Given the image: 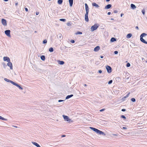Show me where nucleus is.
Returning a JSON list of instances; mask_svg holds the SVG:
<instances>
[{
	"instance_id": "1",
	"label": "nucleus",
	"mask_w": 147,
	"mask_h": 147,
	"mask_svg": "<svg viewBox=\"0 0 147 147\" xmlns=\"http://www.w3.org/2000/svg\"><path fill=\"white\" fill-rule=\"evenodd\" d=\"M90 128L100 135H102L104 136L105 135V134L104 133V132L97 129L91 127H90Z\"/></svg>"
},
{
	"instance_id": "2",
	"label": "nucleus",
	"mask_w": 147,
	"mask_h": 147,
	"mask_svg": "<svg viewBox=\"0 0 147 147\" xmlns=\"http://www.w3.org/2000/svg\"><path fill=\"white\" fill-rule=\"evenodd\" d=\"M62 117L64 119V120L68 123H71L73 122V120L70 119L67 116H66L65 115H63Z\"/></svg>"
},
{
	"instance_id": "3",
	"label": "nucleus",
	"mask_w": 147,
	"mask_h": 147,
	"mask_svg": "<svg viewBox=\"0 0 147 147\" xmlns=\"http://www.w3.org/2000/svg\"><path fill=\"white\" fill-rule=\"evenodd\" d=\"M147 35L146 33H142L140 36V40L141 42L143 43L147 44V42L143 38Z\"/></svg>"
},
{
	"instance_id": "4",
	"label": "nucleus",
	"mask_w": 147,
	"mask_h": 147,
	"mask_svg": "<svg viewBox=\"0 0 147 147\" xmlns=\"http://www.w3.org/2000/svg\"><path fill=\"white\" fill-rule=\"evenodd\" d=\"M3 61H6L8 63L7 64H12V63L10 62V58L8 57L5 56L3 57Z\"/></svg>"
},
{
	"instance_id": "5",
	"label": "nucleus",
	"mask_w": 147,
	"mask_h": 147,
	"mask_svg": "<svg viewBox=\"0 0 147 147\" xmlns=\"http://www.w3.org/2000/svg\"><path fill=\"white\" fill-rule=\"evenodd\" d=\"M99 27V25L98 24H95L93 26H92L90 28V31L93 32L96 30Z\"/></svg>"
},
{
	"instance_id": "6",
	"label": "nucleus",
	"mask_w": 147,
	"mask_h": 147,
	"mask_svg": "<svg viewBox=\"0 0 147 147\" xmlns=\"http://www.w3.org/2000/svg\"><path fill=\"white\" fill-rule=\"evenodd\" d=\"M3 67L6 69H12V65H4Z\"/></svg>"
},
{
	"instance_id": "7",
	"label": "nucleus",
	"mask_w": 147,
	"mask_h": 147,
	"mask_svg": "<svg viewBox=\"0 0 147 147\" xmlns=\"http://www.w3.org/2000/svg\"><path fill=\"white\" fill-rule=\"evenodd\" d=\"M13 85L16 86L17 87H18L20 90H23V88H22L21 86V85H20L19 84H18L16 83H15L14 82L13 83Z\"/></svg>"
},
{
	"instance_id": "8",
	"label": "nucleus",
	"mask_w": 147,
	"mask_h": 147,
	"mask_svg": "<svg viewBox=\"0 0 147 147\" xmlns=\"http://www.w3.org/2000/svg\"><path fill=\"white\" fill-rule=\"evenodd\" d=\"M1 23L4 26H7V21L6 20L2 18L1 20Z\"/></svg>"
},
{
	"instance_id": "9",
	"label": "nucleus",
	"mask_w": 147,
	"mask_h": 147,
	"mask_svg": "<svg viewBox=\"0 0 147 147\" xmlns=\"http://www.w3.org/2000/svg\"><path fill=\"white\" fill-rule=\"evenodd\" d=\"M106 69L108 73H110L112 71V69L111 67L108 65H107L106 66Z\"/></svg>"
},
{
	"instance_id": "10",
	"label": "nucleus",
	"mask_w": 147,
	"mask_h": 147,
	"mask_svg": "<svg viewBox=\"0 0 147 147\" xmlns=\"http://www.w3.org/2000/svg\"><path fill=\"white\" fill-rule=\"evenodd\" d=\"M5 34L8 37H10V30H7L5 31Z\"/></svg>"
},
{
	"instance_id": "11",
	"label": "nucleus",
	"mask_w": 147,
	"mask_h": 147,
	"mask_svg": "<svg viewBox=\"0 0 147 147\" xmlns=\"http://www.w3.org/2000/svg\"><path fill=\"white\" fill-rule=\"evenodd\" d=\"M86 13H88L89 12V9L87 4L85 3V4Z\"/></svg>"
},
{
	"instance_id": "12",
	"label": "nucleus",
	"mask_w": 147,
	"mask_h": 147,
	"mask_svg": "<svg viewBox=\"0 0 147 147\" xmlns=\"http://www.w3.org/2000/svg\"><path fill=\"white\" fill-rule=\"evenodd\" d=\"M88 14V13H86L85 15V20L87 22H88L89 21Z\"/></svg>"
},
{
	"instance_id": "13",
	"label": "nucleus",
	"mask_w": 147,
	"mask_h": 147,
	"mask_svg": "<svg viewBox=\"0 0 147 147\" xmlns=\"http://www.w3.org/2000/svg\"><path fill=\"white\" fill-rule=\"evenodd\" d=\"M4 80L5 81L8 82H10L11 83V84H13V83L14 82H13V81H12L9 79H7V78H5L4 79Z\"/></svg>"
},
{
	"instance_id": "14",
	"label": "nucleus",
	"mask_w": 147,
	"mask_h": 147,
	"mask_svg": "<svg viewBox=\"0 0 147 147\" xmlns=\"http://www.w3.org/2000/svg\"><path fill=\"white\" fill-rule=\"evenodd\" d=\"M130 93V92L128 93L127 95H126L124 97H123L122 98V101H124V100H125V98H127L129 97Z\"/></svg>"
},
{
	"instance_id": "15",
	"label": "nucleus",
	"mask_w": 147,
	"mask_h": 147,
	"mask_svg": "<svg viewBox=\"0 0 147 147\" xmlns=\"http://www.w3.org/2000/svg\"><path fill=\"white\" fill-rule=\"evenodd\" d=\"M100 49V47L98 46H97L95 47L94 49V51L95 52H97Z\"/></svg>"
},
{
	"instance_id": "16",
	"label": "nucleus",
	"mask_w": 147,
	"mask_h": 147,
	"mask_svg": "<svg viewBox=\"0 0 147 147\" xmlns=\"http://www.w3.org/2000/svg\"><path fill=\"white\" fill-rule=\"evenodd\" d=\"M32 143L37 147H41L37 143L34 142H32Z\"/></svg>"
},
{
	"instance_id": "17",
	"label": "nucleus",
	"mask_w": 147,
	"mask_h": 147,
	"mask_svg": "<svg viewBox=\"0 0 147 147\" xmlns=\"http://www.w3.org/2000/svg\"><path fill=\"white\" fill-rule=\"evenodd\" d=\"M111 7V4H108L105 7V9H107L110 8Z\"/></svg>"
},
{
	"instance_id": "18",
	"label": "nucleus",
	"mask_w": 147,
	"mask_h": 147,
	"mask_svg": "<svg viewBox=\"0 0 147 147\" xmlns=\"http://www.w3.org/2000/svg\"><path fill=\"white\" fill-rule=\"evenodd\" d=\"M92 6H95L96 8H98L99 7V6L97 4L95 3H93L92 4Z\"/></svg>"
},
{
	"instance_id": "19",
	"label": "nucleus",
	"mask_w": 147,
	"mask_h": 147,
	"mask_svg": "<svg viewBox=\"0 0 147 147\" xmlns=\"http://www.w3.org/2000/svg\"><path fill=\"white\" fill-rule=\"evenodd\" d=\"M69 1L70 6L71 7H72L73 4V0H69Z\"/></svg>"
},
{
	"instance_id": "20",
	"label": "nucleus",
	"mask_w": 147,
	"mask_h": 147,
	"mask_svg": "<svg viewBox=\"0 0 147 147\" xmlns=\"http://www.w3.org/2000/svg\"><path fill=\"white\" fill-rule=\"evenodd\" d=\"M57 63L59 64H63L64 63V61H60L59 60L57 61Z\"/></svg>"
},
{
	"instance_id": "21",
	"label": "nucleus",
	"mask_w": 147,
	"mask_h": 147,
	"mask_svg": "<svg viewBox=\"0 0 147 147\" xmlns=\"http://www.w3.org/2000/svg\"><path fill=\"white\" fill-rule=\"evenodd\" d=\"M131 9H135L136 8V6L133 4H131Z\"/></svg>"
},
{
	"instance_id": "22",
	"label": "nucleus",
	"mask_w": 147,
	"mask_h": 147,
	"mask_svg": "<svg viewBox=\"0 0 147 147\" xmlns=\"http://www.w3.org/2000/svg\"><path fill=\"white\" fill-rule=\"evenodd\" d=\"M132 36V34L131 33L128 34L126 36V38H130Z\"/></svg>"
},
{
	"instance_id": "23",
	"label": "nucleus",
	"mask_w": 147,
	"mask_h": 147,
	"mask_svg": "<svg viewBox=\"0 0 147 147\" xmlns=\"http://www.w3.org/2000/svg\"><path fill=\"white\" fill-rule=\"evenodd\" d=\"M73 96V94H71L70 95H68V96H67L66 97V98H65V99H69V98Z\"/></svg>"
},
{
	"instance_id": "24",
	"label": "nucleus",
	"mask_w": 147,
	"mask_h": 147,
	"mask_svg": "<svg viewBox=\"0 0 147 147\" xmlns=\"http://www.w3.org/2000/svg\"><path fill=\"white\" fill-rule=\"evenodd\" d=\"M40 59L42 61H45V57L44 55H41L40 56Z\"/></svg>"
},
{
	"instance_id": "25",
	"label": "nucleus",
	"mask_w": 147,
	"mask_h": 147,
	"mask_svg": "<svg viewBox=\"0 0 147 147\" xmlns=\"http://www.w3.org/2000/svg\"><path fill=\"white\" fill-rule=\"evenodd\" d=\"M63 2V0H58L57 3L59 4H61Z\"/></svg>"
},
{
	"instance_id": "26",
	"label": "nucleus",
	"mask_w": 147,
	"mask_h": 147,
	"mask_svg": "<svg viewBox=\"0 0 147 147\" xmlns=\"http://www.w3.org/2000/svg\"><path fill=\"white\" fill-rule=\"evenodd\" d=\"M0 119H1L3 120L6 121L7 120V119H5V118L2 117L1 116H0Z\"/></svg>"
},
{
	"instance_id": "27",
	"label": "nucleus",
	"mask_w": 147,
	"mask_h": 147,
	"mask_svg": "<svg viewBox=\"0 0 147 147\" xmlns=\"http://www.w3.org/2000/svg\"><path fill=\"white\" fill-rule=\"evenodd\" d=\"M49 51L51 52H52L53 51V49L52 47L50 48L49 49Z\"/></svg>"
},
{
	"instance_id": "28",
	"label": "nucleus",
	"mask_w": 147,
	"mask_h": 147,
	"mask_svg": "<svg viewBox=\"0 0 147 147\" xmlns=\"http://www.w3.org/2000/svg\"><path fill=\"white\" fill-rule=\"evenodd\" d=\"M71 24L72 23L70 22H68L67 24V25L68 26H70Z\"/></svg>"
},
{
	"instance_id": "29",
	"label": "nucleus",
	"mask_w": 147,
	"mask_h": 147,
	"mask_svg": "<svg viewBox=\"0 0 147 147\" xmlns=\"http://www.w3.org/2000/svg\"><path fill=\"white\" fill-rule=\"evenodd\" d=\"M116 40V39L115 38H112L111 39V41L112 42L115 41Z\"/></svg>"
},
{
	"instance_id": "30",
	"label": "nucleus",
	"mask_w": 147,
	"mask_h": 147,
	"mask_svg": "<svg viewBox=\"0 0 147 147\" xmlns=\"http://www.w3.org/2000/svg\"><path fill=\"white\" fill-rule=\"evenodd\" d=\"M59 20L61 21L65 22L66 21V20L65 19H61Z\"/></svg>"
},
{
	"instance_id": "31",
	"label": "nucleus",
	"mask_w": 147,
	"mask_h": 147,
	"mask_svg": "<svg viewBox=\"0 0 147 147\" xmlns=\"http://www.w3.org/2000/svg\"><path fill=\"white\" fill-rule=\"evenodd\" d=\"M142 13L144 15L145 14V10L144 9H143L142 11Z\"/></svg>"
},
{
	"instance_id": "32",
	"label": "nucleus",
	"mask_w": 147,
	"mask_h": 147,
	"mask_svg": "<svg viewBox=\"0 0 147 147\" xmlns=\"http://www.w3.org/2000/svg\"><path fill=\"white\" fill-rule=\"evenodd\" d=\"M82 33L80 32H78L76 33V34H82Z\"/></svg>"
},
{
	"instance_id": "33",
	"label": "nucleus",
	"mask_w": 147,
	"mask_h": 147,
	"mask_svg": "<svg viewBox=\"0 0 147 147\" xmlns=\"http://www.w3.org/2000/svg\"><path fill=\"white\" fill-rule=\"evenodd\" d=\"M47 42V40H44L43 41V44L46 43Z\"/></svg>"
},
{
	"instance_id": "34",
	"label": "nucleus",
	"mask_w": 147,
	"mask_h": 147,
	"mask_svg": "<svg viewBox=\"0 0 147 147\" xmlns=\"http://www.w3.org/2000/svg\"><path fill=\"white\" fill-rule=\"evenodd\" d=\"M112 82H113V81L112 80H110L108 82V84H111L112 83Z\"/></svg>"
},
{
	"instance_id": "35",
	"label": "nucleus",
	"mask_w": 147,
	"mask_h": 147,
	"mask_svg": "<svg viewBox=\"0 0 147 147\" xmlns=\"http://www.w3.org/2000/svg\"><path fill=\"white\" fill-rule=\"evenodd\" d=\"M121 128L122 129H127V128L125 127H121Z\"/></svg>"
},
{
	"instance_id": "36",
	"label": "nucleus",
	"mask_w": 147,
	"mask_h": 147,
	"mask_svg": "<svg viewBox=\"0 0 147 147\" xmlns=\"http://www.w3.org/2000/svg\"><path fill=\"white\" fill-rule=\"evenodd\" d=\"M131 101H132V102H134L136 101L135 98H132L131 99Z\"/></svg>"
},
{
	"instance_id": "37",
	"label": "nucleus",
	"mask_w": 147,
	"mask_h": 147,
	"mask_svg": "<svg viewBox=\"0 0 147 147\" xmlns=\"http://www.w3.org/2000/svg\"><path fill=\"white\" fill-rule=\"evenodd\" d=\"M58 37H59V38L60 39L62 38V36L61 34H59Z\"/></svg>"
},
{
	"instance_id": "38",
	"label": "nucleus",
	"mask_w": 147,
	"mask_h": 147,
	"mask_svg": "<svg viewBox=\"0 0 147 147\" xmlns=\"http://www.w3.org/2000/svg\"><path fill=\"white\" fill-rule=\"evenodd\" d=\"M121 118H123L124 119H126V117L124 116L123 115H121Z\"/></svg>"
},
{
	"instance_id": "39",
	"label": "nucleus",
	"mask_w": 147,
	"mask_h": 147,
	"mask_svg": "<svg viewBox=\"0 0 147 147\" xmlns=\"http://www.w3.org/2000/svg\"><path fill=\"white\" fill-rule=\"evenodd\" d=\"M105 110V109H103L100 110V112H102V111H104Z\"/></svg>"
},
{
	"instance_id": "40",
	"label": "nucleus",
	"mask_w": 147,
	"mask_h": 147,
	"mask_svg": "<svg viewBox=\"0 0 147 147\" xmlns=\"http://www.w3.org/2000/svg\"><path fill=\"white\" fill-rule=\"evenodd\" d=\"M114 53L115 54H117L118 53V52L117 51H115L114 52Z\"/></svg>"
},
{
	"instance_id": "41",
	"label": "nucleus",
	"mask_w": 147,
	"mask_h": 147,
	"mask_svg": "<svg viewBox=\"0 0 147 147\" xmlns=\"http://www.w3.org/2000/svg\"><path fill=\"white\" fill-rule=\"evenodd\" d=\"M64 100H59L58 101L59 102H61L63 101Z\"/></svg>"
},
{
	"instance_id": "42",
	"label": "nucleus",
	"mask_w": 147,
	"mask_h": 147,
	"mask_svg": "<svg viewBox=\"0 0 147 147\" xmlns=\"http://www.w3.org/2000/svg\"><path fill=\"white\" fill-rule=\"evenodd\" d=\"M112 136H118V135L117 134H112Z\"/></svg>"
},
{
	"instance_id": "43",
	"label": "nucleus",
	"mask_w": 147,
	"mask_h": 147,
	"mask_svg": "<svg viewBox=\"0 0 147 147\" xmlns=\"http://www.w3.org/2000/svg\"><path fill=\"white\" fill-rule=\"evenodd\" d=\"M114 12L115 13H117L118 12V11L117 10H115L114 11Z\"/></svg>"
},
{
	"instance_id": "44",
	"label": "nucleus",
	"mask_w": 147,
	"mask_h": 147,
	"mask_svg": "<svg viewBox=\"0 0 147 147\" xmlns=\"http://www.w3.org/2000/svg\"><path fill=\"white\" fill-rule=\"evenodd\" d=\"M71 42L72 43H74L75 42L74 40H71Z\"/></svg>"
},
{
	"instance_id": "45",
	"label": "nucleus",
	"mask_w": 147,
	"mask_h": 147,
	"mask_svg": "<svg viewBox=\"0 0 147 147\" xmlns=\"http://www.w3.org/2000/svg\"><path fill=\"white\" fill-rule=\"evenodd\" d=\"M98 73H101L102 72V71L101 70H99L98 71Z\"/></svg>"
},
{
	"instance_id": "46",
	"label": "nucleus",
	"mask_w": 147,
	"mask_h": 147,
	"mask_svg": "<svg viewBox=\"0 0 147 147\" xmlns=\"http://www.w3.org/2000/svg\"><path fill=\"white\" fill-rule=\"evenodd\" d=\"M25 9L26 11L27 12L28 11V9L27 8H25Z\"/></svg>"
},
{
	"instance_id": "47",
	"label": "nucleus",
	"mask_w": 147,
	"mask_h": 147,
	"mask_svg": "<svg viewBox=\"0 0 147 147\" xmlns=\"http://www.w3.org/2000/svg\"><path fill=\"white\" fill-rule=\"evenodd\" d=\"M121 111H125V109H122Z\"/></svg>"
},
{
	"instance_id": "48",
	"label": "nucleus",
	"mask_w": 147,
	"mask_h": 147,
	"mask_svg": "<svg viewBox=\"0 0 147 147\" xmlns=\"http://www.w3.org/2000/svg\"><path fill=\"white\" fill-rule=\"evenodd\" d=\"M111 13L110 12H108L107 13V14L108 15H110Z\"/></svg>"
},
{
	"instance_id": "49",
	"label": "nucleus",
	"mask_w": 147,
	"mask_h": 147,
	"mask_svg": "<svg viewBox=\"0 0 147 147\" xmlns=\"http://www.w3.org/2000/svg\"><path fill=\"white\" fill-rule=\"evenodd\" d=\"M123 15H124V14H123V13H121V16H121V17H122V16H123Z\"/></svg>"
},
{
	"instance_id": "50",
	"label": "nucleus",
	"mask_w": 147,
	"mask_h": 147,
	"mask_svg": "<svg viewBox=\"0 0 147 147\" xmlns=\"http://www.w3.org/2000/svg\"><path fill=\"white\" fill-rule=\"evenodd\" d=\"M18 2L16 3L15 4V5L16 6H17L18 5Z\"/></svg>"
},
{
	"instance_id": "51",
	"label": "nucleus",
	"mask_w": 147,
	"mask_h": 147,
	"mask_svg": "<svg viewBox=\"0 0 147 147\" xmlns=\"http://www.w3.org/2000/svg\"><path fill=\"white\" fill-rule=\"evenodd\" d=\"M130 66V65H126V66L127 67H129Z\"/></svg>"
},
{
	"instance_id": "52",
	"label": "nucleus",
	"mask_w": 147,
	"mask_h": 147,
	"mask_svg": "<svg viewBox=\"0 0 147 147\" xmlns=\"http://www.w3.org/2000/svg\"><path fill=\"white\" fill-rule=\"evenodd\" d=\"M137 29H138V26H136V27H135Z\"/></svg>"
},
{
	"instance_id": "53",
	"label": "nucleus",
	"mask_w": 147,
	"mask_h": 147,
	"mask_svg": "<svg viewBox=\"0 0 147 147\" xmlns=\"http://www.w3.org/2000/svg\"><path fill=\"white\" fill-rule=\"evenodd\" d=\"M39 12H36V15H38L39 14Z\"/></svg>"
},
{
	"instance_id": "54",
	"label": "nucleus",
	"mask_w": 147,
	"mask_h": 147,
	"mask_svg": "<svg viewBox=\"0 0 147 147\" xmlns=\"http://www.w3.org/2000/svg\"><path fill=\"white\" fill-rule=\"evenodd\" d=\"M65 135H62V137H65Z\"/></svg>"
},
{
	"instance_id": "55",
	"label": "nucleus",
	"mask_w": 147,
	"mask_h": 147,
	"mask_svg": "<svg viewBox=\"0 0 147 147\" xmlns=\"http://www.w3.org/2000/svg\"><path fill=\"white\" fill-rule=\"evenodd\" d=\"M103 56H101L100 57L101 58H103Z\"/></svg>"
},
{
	"instance_id": "56",
	"label": "nucleus",
	"mask_w": 147,
	"mask_h": 147,
	"mask_svg": "<svg viewBox=\"0 0 147 147\" xmlns=\"http://www.w3.org/2000/svg\"><path fill=\"white\" fill-rule=\"evenodd\" d=\"M87 85L86 84H84V86H87Z\"/></svg>"
},
{
	"instance_id": "57",
	"label": "nucleus",
	"mask_w": 147,
	"mask_h": 147,
	"mask_svg": "<svg viewBox=\"0 0 147 147\" xmlns=\"http://www.w3.org/2000/svg\"><path fill=\"white\" fill-rule=\"evenodd\" d=\"M4 1H8V0H4Z\"/></svg>"
},
{
	"instance_id": "58",
	"label": "nucleus",
	"mask_w": 147,
	"mask_h": 147,
	"mask_svg": "<svg viewBox=\"0 0 147 147\" xmlns=\"http://www.w3.org/2000/svg\"><path fill=\"white\" fill-rule=\"evenodd\" d=\"M110 0H106V1L107 2L109 1Z\"/></svg>"
},
{
	"instance_id": "59",
	"label": "nucleus",
	"mask_w": 147,
	"mask_h": 147,
	"mask_svg": "<svg viewBox=\"0 0 147 147\" xmlns=\"http://www.w3.org/2000/svg\"><path fill=\"white\" fill-rule=\"evenodd\" d=\"M114 20V19H113V18H111V20Z\"/></svg>"
},
{
	"instance_id": "60",
	"label": "nucleus",
	"mask_w": 147,
	"mask_h": 147,
	"mask_svg": "<svg viewBox=\"0 0 147 147\" xmlns=\"http://www.w3.org/2000/svg\"><path fill=\"white\" fill-rule=\"evenodd\" d=\"M127 65H129V64H130V63H127Z\"/></svg>"
}]
</instances>
